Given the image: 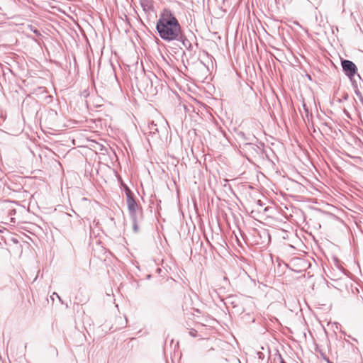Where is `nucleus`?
I'll list each match as a JSON object with an SVG mask.
<instances>
[{
  "mask_svg": "<svg viewBox=\"0 0 363 363\" xmlns=\"http://www.w3.org/2000/svg\"><path fill=\"white\" fill-rule=\"evenodd\" d=\"M160 38L167 41L178 40L181 35V27L169 10L164 9L156 25Z\"/></svg>",
  "mask_w": 363,
  "mask_h": 363,
  "instance_id": "nucleus-1",
  "label": "nucleus"
},
{
  "mask_svg": "<svg viewBox=\"0 0 363 363\" xmlns=\"http://www.w3.org/2000/svg\"><path fill=\"white\" fill-rule=\"evenodd\" d=\"M126 196H127V206L129 211L130 216L132 220L137 219V210H138V204L135 201L131 196L130 191L129 189L126 190Z\"/></svg>",
  "mask_w": 363,
  "mask_h": 363,
  "instance_id": "nucleus-2",
  "label": "nucleus"
},
{
  "mask_svg": "<svg viewBox=\"0 0 363 363\" xmlns=\"http://www.w3.org/2000/svg\"><path fill=\"white\" fill-rule=\"evenodd\" d=\"M342 67L343 71L350 77H354L357 72V67L352 61L347 60H342Z\"/></svg>",
  "mask_w": 363,
  "mask_h": 363,
  "instance_id": "nucleus-3",
  "label": "nucleus"
},
{
  "mask_svg": "<svg viewBox=\"0 0 363 363\" xmlns=\"http://www.w3.org/2000/svg\"><path fill=\"white\" fill-rule=\"evenodd\" d=\"M133 230L135 233H137L138 231V227L137 225V219L133 220Z\"/></svg>",
  "mask_w": 363,
  "mask_h": 363,
  "instance_id": "nucleus-4",
  "label": "nucleus"
},
{
  "mask_svg": "<svg viewBox=\"0 0 363 363\" xmlns=\"http://www.w3.org/2000/svg\"><path fill=\"white\" fill-rule=\"evenodd\" d=\"M52 296H57L58 298H60L59 296L57 295V294H56V293H53Z\"/></svg>",
  "mask_w": 363,
  "mask_h": 363,
  "instance_id": "nucleus-5",
  "label": "nucleus"
},
{
  "mask_svg": "<svg viewBox=\"0 0 363 363\" xmlns=\"http://www.w3.org/2000/svg\"><path fill=\"white\" fill-rule=\"evenodd\" d=\"M281 363H286L284 360H281Z\"/></svg>",
  "mask_w": 363,
  "mask_h": 363,
  "instance_id": "nucleus-6",
  "label": "nucleus"
}]
</instances>
